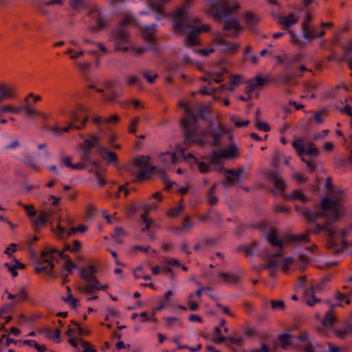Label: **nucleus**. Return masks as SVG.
<instances>
[{
	"instance_id": "f257e3e1",
	"label": "nucleus",
	"mask_w": 352,
	"mask_h": 352,
	"mask_svg": "<svg viewBox=\"0 0 352 352\" xmlns=\"http://www.w3.org/2000/svg\"><path fill=\"white\" fill-rule=\"evenodd\" d=\"M239 154L238 149L234 144H231L226 148H219L214 151L209 156L208 160L213 168L219 172L224 170L222 161L236 157Z\"/></svg>"
},
{
	"instance_id": "f03ea898",
	"label": "nucleus",
	"mask_w": 352,
	"mask_h": 352,
	"mask_svg": "<svg viewBox=\"0 0 352 352\" xmlns=\"http://www.w3.org/2000/svg\"><path fill=\"white\" fill-rule=\"evenodd\" d=\"M344 192L340 190L336 192L334 199H325L322 201V208L327 215L333 219H337L341 213L342 206V199L340 196L343 195Z\"/></svg>"
},
{
	"instance_id": "7ed1b4c3",
	"label": "nucleus",
	"mask_w": 352,
	"mask_h": 352,
	"mask_svg": "<svg viewBox=\"0 0 352 352\" xmlns=\"http://www.w3.org/2000/svg\"><path fill=\"white\" fill-rule=\"evenodd\" d=\"M150 159L151 157L149 155H140L133 159V166L140 170V172L137 173L134 170H131V172L136 175L137 179L141 180L144 179L148 170H152L155 168V166L149 165Z\"/></svg>"
},
{
	"instance_id": "20e7f679",
	"label": "nucleus",
	"mask_w": 352,
	"mask_h": 352,
	"mask_svg": "<svg viewBox=\"0 0 352 352\" xmlns=\"http://www.w3.org/2000/svg\"><path fill=\"white\" fill-rule=\"evenodd\" d=\"M292 146L301 157L305 155H318V151L314 143H305L302 138H297L292 142Z\"/></svg>"
},
{
	"instance_id": "39448f33",
	"label": "nucleus",
	"mask_w": 352,
	"mask_h": 352,
	"mask_svg": "<svg viewBox=\"0 0 352 352\" xmlns=\"http://www.w3.org/2000/svg\"><path fill=\"white\" fill-rule=\"evenodd\" d=\"M112 41L118 51L127 52L133 48V41L125 32L116 33Z\"/></svg>"
},
{
	"instance_id": "423d86ee",
	"label": "nucleus",
	"mask_w": 352,
	"mask_h": 352,
	"mask_svg": "<svg viewBox=\"0 0 352 352\" xmlns=\"http://www.w3.org/2000/svg\"><path fill=\"white\" fill-rule=\"evenodd\" d=\"M60 253L54 248L47 246L41 252V263H46L50 269H53L55 266V261H57V256Z\"/></svg>"
},
{
	"instance_id": "0eeeda50",
	"label": "nucleus",
	"mask_w": 352,
	"mask_h": 352,
	"mask_svg": "<svg viewBox=\"0 0 352 352\" xmlns=\"http://www.w3.org/2000/svg\"><path fill=\"white\" fill-rule=\"evenodd\" d=\"M185 11V8H179L174 13L173 28L177 32H182L188 26L190 19L184 16Z\"/></svg>"
},
{
	"instance_id": "6e6552de",
	"label": "nucleus",
	"mask_w": 352,
	"mask_h": 352,
	"mask_svg": "<svg viewBox=\"0 0 352 352\" xmlns=\"http://www.w3.org/2000/svg\"><path fill=\"white\" fill-rule=\"evenodd\" d=\"M307 337V332H302L298 337H294L289 333H283L279 337L280 344L282 348L287 349L289 346H298L300 341H303Z\"/></svg>"
},
{
	"instance_id": "1a4fd4ad",
	"label": "nucleus",
	"mask_w": 352,
	"mask_h": 352,
	"mask_svg": "<svg viewBox=\"0 0 352 352\" xmlns=\"http://www.w3.org/2000/svg\"><path fill=\"white\" fill-rule=\"evenodd\" d=\"M209 26L207 24H201L194 28L190 33L186 37L184 45L186 46L193 45L197 43L198 38L197 34L207 32Z\"/></svg>"
},
{
	"instance_id": "9d476101",
	"label": "nucleus",
	"mask_w": 352,
	"mask_h": 352,
	"mask_svg": "<svg viewBox=\"0 0 352 352\" xmlns=\"http://www.w3.org/2000/svg\"><path fill=\"white\" fill-rule=\"evenodd\" d=\"M267 82V78L261 76H256L254 78L249 80L247 82V88L245 93L248 95V99L252 98V93L258 87L262 86Z\"/></svg>"
},
{
	"instance_id": "9b49d317",
	"label": "nucleus",
	"mask_w": 352,
	"mask_h": 352,
	"mask_svg": "<svg viewBox=\"0 0 352 352\" xmlns=\"http://www.w3.org/2000/svg\"><path fill=\"white\" fill-rule=\"evenodd\" d=\"M292 264V259L291 257L280 259L276 255H273L269 261L268 265L272 268L280 267L283 272H286Z\"/></svg>"
},
{
	"instance_id": "f8f14e48",
	"label": "nucleus",
	"mask_w": 352,
	"mask_h": 352,
	"mask_svg": "<svg viewBox=\"0 0 352 352\" xmlns=\"http://www.w3.org/2000/svg\"><path fill=\"white\" fill-rule=\"evenodd\" d=\"M78 272L80 276L87 281V284L89 283H95V280H97L95 273L96 269L92 265H87L84 267L78 268Z\"/></svg>"
},
{
	"instance_id": "ddd939ff",
	"label": "nucleus",
	"mask_w": 352,
	"mask_h": 352,
	"mask_svg": "<svg viewBox=\"0 0 352 352\" xmlns=\"http://www.w3.org/2000/svg\"><path fill=\"white\" fill-rule=\"evenodd\" d=\"M226 0H208L210 9V14L216 18L226 17V12L223 10V11H219V8L224 6V3Z\"/></svg>"
},
{
	"instance_id": "4468645a",
	"label": "nucleus",
	"mask_w": 352,
	"mask_h": 352,
	"mask_svg": "<svg viewBox=\"0 0 352 352\" xmlns=\"http://www.w3.org/2000/svg\"><path fill=\"white\" fill-rule=\"evenodd\" d=\"M158 158L161 164L166 168H168L171 165L177 164L178 162V157L174 153H162L158 155Z\"/></svg>"
},
{
	"instance_id": "2eb2a0df",
	"label": "nucleus",
	"mask_w": 352,
	"mask_h": 352,
	"mask_svg": "<svg viewBox=\"0 0 352 352\" xmlns=\"http://www.w3.org/2000/svg\"><path fill=\"white\" fill-rule=\"evenodd\" d=\"M224 29L232 35H236L243 30V26L239 23V21L235 19H228L226 21Z\"/></svg>"
},
{
	"instance_id": "dca6fc26",
	"label": "nucleus",
	"mask_w": 352,
	"mask_h": 352,
	"mask_svg": "<svg viewBox=\"0 0 352 352\" xmlns=\"http://www.w3.org/2000/svg\"><path fill=\"white\" fill-rule=\"evenodd\" d=\"M299 17L294 13H288L284 16H278V23L289 28L294 25L298 21Z\"/></svg>"
},
{
	"instance_id": "f3484780",
	"label": "nucleus",
	"mask_w": 352,
	"mask_h": 352,
	"mask_svg": "<svg viewBox=\"0 0 352 352\" xmlns=\"http://www.w3.org/2000/svg\"><path fill=\"white\" fill-rule=\"evenodd\" d=\"M59 168L67 167L72 170H81L82 166L79 163H72V158L70 156H62L58 160Z\"/></svg>"
},
{
	"instance_id": "a211bd4d",
	"label": "nucleus",
	"mask_w": 352,
	"mask_h": 352,
	"mask_svg": "<svg viewBox=\"0 0 352 352\" xmlns=\"http://www.w3.org/2000/svg\"><path fill=\"white\" fill-rule=\"evenodd\" d=\"M100 142V134H91L89 139L85 140L82 144V148L86 153L89 152L93 147L98 146Z\"/></svg>"
},
{
	"instance_id": "6ab92c4d",
	"label": "nucleus",
	"mask_w": 352,
	"mask_h": 352,
	"mask_svg": "<svg viewBox=\"0 0 352 352\" xmlns=\"http://www.w3.org/2000/svg\"><path fill=\"white\" fill-rule=\"evenodd\" d=\"M51 216V212L45 210L41 211L37 219L32 221V226L34 228H40L43 227Z\"/></svg>"
},
{
	"instance_id": "aec40b11",
	"label": "nucleus",
	"mask_w": 352,
	"mask_h": 352,
	"mask_svg": "<svg viewBox=\"0 0 352 352\" xmlns=\"http://www.w3.org/2000/svg\"><path fill=\"white\" fill-rule=\"evenodd\" d=\"M8 294V298L10 300H13L12 305L20 302L27 298V294L25 288L22 287L16 294H12L6 292Z\"/></svg>"
},
{
	"instance_id": "412c9836",
	"label": "nucleus",
	"mask_w": 352,
	"mask_h": 352,
	"mask_svg": "<svg viewBox=\"0 0 352 352\" xmlns=\"http://www.w3.org/2000/svg\"><path fill=\"white\" fill-rule=\"evenodd\" d=\"M14 89L6 85H0V101L12 98L14 96Z\"/></svg>"
},
{
	"instance_id": "4be33fe9",
	"label": "nucleus",
	"mask_w": 352,
	"mask_h": 352,
	"mask_svg": "<svg viewBox=\"0 0 352 352\" xmlns=\"http://www.w3.org/2000/svg\"><path fill=\"white\" fill-rule=\"evenodd\" d=\"M266 177L268 179L272 181L276 188L282 190L285 187V183L282 179L278 175L276 172H268L266 173Z\"/></svg>"
},
{
	"instance_id": "5701e85b",
	"label": "nucleus",
	"mask_w": 352,
	"mask_h": 352,
	"mask_svg": "<svg viewBox=\"0 0 352 352\" xmlns=\"http://www.w3.org/2000/svg\"><path fill=\"white\" fill-rule=\"evenodd\" d=\"M224 171L226 173L232 175L233 176V179L239 182L245 179L249 173L248 168H241L237 171H234L233 170H225Z\"/></svg>"
},
{
	"instance_id": "b1692460",
	"label": "nucleus",
	"mask_w": 352,
	"mask_h": 352,
	"mask_svg": "<svg viewBox=\"0 0 352 352\" xmlns=\"http://www.w3.org/2000/svg\"><path fill=\"white\" fill-rule=\"evenodd\" d=\"M165 327L168 329H175L182 326V322L179 318L167 317L164 318Z\"/></svg>"
},
{
	"instance_id": "393cba45",
	"label": "nucleus",
	"mask_w": 352,
	"mask_h": 352,
	"mask_svg": "<svg viewBox=\"0 0 352 352\" xmlns=\"http://www.w3.org/2000/svg\"><path fill=\"white\" fill-rule=\"evenodd\" d=\"M108 287L107 285H101L98 280H95V283H87L84 290L87 293H91L94 290H104Z\"/></svg>"
},
{
	"instance_id": "a878e982",
	"label": "nucleus",
	"mask_w": 352,
	"mask_h": 352,
	"mask_svg": "<svg viewBox=\"0 0 352 352\" xmlns=\"http://www.w3.org/2000/svg\"><path fill=\"white\" fill-rule=\"evenodd\" d=\"M226 69L225 68H221L219 71L213 72L212 74H210V76L206 78H204V80H208L209 83H211L212 82H220L222 80V76L226 73Z\"/></svg>"
},
{
	"instance_id": "bb28decb",
	"label": "nucleus",
	"mask_w": 352,
	"mask_h": 352,
	"mask_svg": "<svg viewBox=\"0 0 352 352\" xmlns=\"http://www.w3.org/2000/svg\"><path fill=\"white\" fill-rule=\"evenodd\" d=\"M351 332H352V326L348 325L335 329L333 331V334L336 337L340 339H343Z\"/></svg>"
},
{
	"instance_id": "cd10ccee",
	"label": "nucleus",
	"mask_w": 352,
	"mask_h": 352,
	"mask_svg": "<svg viewBox=\"0 0 352 352\" xmlns=\"http://www.w3.org/2000/svg\"><path fill=\"white\" fill-rule=\"evenodd\" d=\"M67 289L69 292V293L66 296L63 297V300L66 304L69 305L72 308H78L80 305L78 300L72 296V294L70 293V288L69 287H67Z\"/></svg>"
},
{
	"instance_id": "c85d7f7f",
	"label": "nucleus",
	"mask_w": 352,
	"mask_h": 352,
	"mask_svg": "<svg viewBox=\"0 0 352 352\" xmlns=\"http://www.w3.org/2000/svg\"><path fill=\"white\" fill-rule=\"evenodd\" d=\"M155 25L151 26H146L143 30V37L147 41H152L154 39L155 34Z\"/></svg>"
},
{
	"instance_id": "c756f323",
	"label": "nucleus",
	"mask_w": 352,
	"mask_h": 352,
	"mask_svg": "<svg viewBox=\"0 0 352 352\" xmlns=\"http://www.w3.org/2000/svg\"><path fill=\"white\" fill-rule=\"evenodd\" d=\"M300 342H302L307 352H315L316 347L318 346V344L314 340L309 338L308 333L307 338L303 341Z\"/></svg>"
},
{
	"instance_id": "7c9ffc66",
	"label": "nucleus",
	"mask_w": 352,
	"mask_h": 352,
	"mask_svg": "<svg viewBox=\"0 0 352 352\" xmlns=\"http://www.w3.org/2000/svg\"><path fill=\"white\" fill-rule=\"evenodd\" d=\"M305 297L306 298L307 303L310 306H313L317 302H319V299L316 298L314 296V288L312 286L305 292Z\"/></svg>"
},
{
	"instance_id": "2f4dec72",
	"label": "nucleus",
	"mask_w": 352,
	"mask_h": 352,
	"mask_svg": "<svg viewBox=\"0 0 352 352\" xmlns=\"http://www.w3.org/2000/svg\"><path fill=\"white\" fill-rule=\"evenodd\" d=\"M219 278L224 282L228 283H234L238 279L239 276L232 273L221 272L219 274Z\"/></svg>"
},
{
	"instance_id": "473e14b6",
	"label": "nucleus",
	"mask_w": 352,
	"mask_h": 352,
	"mask_svg": "<svg viewBox=\"0 0 352 352\" xmlns=\"http://www.w3.org/2000/svg\"><path fill=\"white\" fill-rule=\"evenodd\" d=\"M267 240L273 245H278L279 247L283 246V242L280 241L273 230H270L266 235Z\"/></svg>"
},
{
	"instance_id": "72a5a7b5",
	"label": "nucleus",
	"mask_w": 352,
	"mask_h": 352,
	"mask_svg": "<svg viewBox=\"0 0 352 352\" xmlns=\"http://www.w3.org/2000/svg\"><path fill=\"white\" fill-rule=\"evenodd\" d=\"M101 152L102 153L104 159L107 161L108 164H113L116 162L117 155L115 153L108 151L104 148L101 149Z\"/></svg>"
},
{
	"instance_id": "f704fd0d",
	"label": "nucleus",
	"mask_w": 352,
	"mask_h": 352,
	"mask_svg": "<svg viewBox=\"0 0 352 352\" xmlns=\"http://www.w3.org/2000/svg\"><path fill=\"white\" fill-rule=\"evenodd\" d=\"M335 320V315L333 312L331 310H330L326 314L325 317L322 320V324L324 327L329 328L332 327Z\"/></svg>"
},
{
	"instance_id": "c9c22d12",
	"label": "nucleus",
	"mask_w": 352,
	"mask_h": 352,
	"mask_svg": "<svg viewBox=\"0 0 352 352\" xmlns=\"http://www.w3.org/2000/svg\"><path fill=\"white\" fill-rule=\"evenodd\" d=\"M168 1L169 0H151L149 3V6L153 11L159 12Z\"/></svg>"
},
{
	"instance_id": "e433bc0d",
	"label": "nucleus",
	"mask_w": 352,
	"mask_h": 352,
	"mask_svg": "<svg viewBox=\"0 0 352 352\" xmlns=\"http://www.w3.org/2000/svg\"><path fill=\"white\" fill-rule=\"evenodd\" d=\"M239 47V45L236 43H223L221 45V50L225 52H232Z\"/></svg>"
},
{
	"instance_id": "4c0bfd02",
	"label": "nucleus",
	"mask_w": 352,
	"mask_h": 352,
	"mask_svg": "<svg viewBox=\"0 0 352 352\" xmlns=\"http://www.w3.org/2000/svg\"><path fill=\"white\" fill-rule=\"evenodd\" d=\"M334 298L339 301V302L338 304L331 305L332 307H335L336 306L344 307L342 302H344L345 304H349L351 302L350 299L342 294H338L335 295Z\"/></svg>"
},
{
	"instance_id": "58836bf2",
	"label": "nucleus",
	"mask_w": 352,
	"mask_h": 352,
	"mask_svg": "<svg viewBox=\"0 0 352 352\" xmlns=\"http://www.w3.org/2000/svg\"><path fill=\"white\" fill-rule=\"evenodd\" d=\"M124 236V231L122 228H116L111 234L112 238L116 242L120 243L122 242L123 237Z\"/></svg>"
},
{
	"instance_id": "ea45409f",
	"label": "nucleus",
	"mask_w": 352,
	"mask_h": 352,
	"mask_svg": "<svg viewBox=\"0 0 352 352\" xmlns=\"http://www.w3.org/2000/svg\"><path fill=\"white\" fill-rule=\"evenodd\" d=\"M23 343L24 344H27L32 347L35 348L39 352H44L47 349L45 345H44V344L41 345V344H38L35 340H25L23 342Z\"/></svg>"
},
{
	"instance_id": "a19ab883",
	"label": "nucleus",
	"mask_w": 352,
	"mask_h": 352,
	"mask_svg": "<svg viewBox=\"0 0 352 352\" xmlns=\"http://www.w3.org/2000/svg\"><path fill=\"white\" fill-rule=\"evenodd\" d=\"M118 135L113 132H109L106 135V139L108 144L113 148H120V146L119 144H113V142L117 140Z\"/></svg>"
},
{
	"instance_id": "79ce46f5",
	"label": "nucleus",
	"mask_w": 352,
	"mask_h": 352,
	"mask_svg": "<svg viewBox=\"0 0 352 352\" xmlns=\"http://www.w3.org/2000/svg\"><path fill=\"white\" fill-rule=\"evenodd\" d=\"M173 341L175 343L178 344L177 349H188L190 351L194 352V351H199V350H200L201 349V344H197L195 347H188V346H186V345L179 344V338H174L173 339Z\"/></svg>"
},
{
	"instance_id": "37998d69",
	"label": "nucleus",
	"mask_w": 352,
	"mask_h": 352,
	"mask_svg": "<svg viewBox=\"0 0 352 352\" xmlns=\"http://www.w3.org/2000/svg\"><path fill=\"white\" fill-rule=\"evenodd\" d=\"M105 22L102 19H98L96 21V23L95 25L90 27L89 29V31L91 33H97L99 31H100L104 26H105Z\"/></svg>"
},
{
	"instance_id": "c03bdc74",
	"label": "nucleus",
	"mask_w": 352,
	"mask_h": 352,
	"mask_svg": "<svg viewBox=\"0 0 352 352\" xmlns=\"http://www.w3.org/2000/svg\"><path fill=\"white\" fill-rule=\"evenodd\" d=\"M245 20L248 23L250 28H253L254 25L258 21V19H256L252 14L246 13L244 16Z\"/></svg>"
},
{
	"instance_id": "a18cd8bd",
	"label": "nucleus",
	"mask_w": 352,
	"mask_h": 352,
	"mask_svg": "<svg viewBox=\"0 0 352 352\" xmlns=\"http://www.w3.org/2000/svg\"><path fill=\"white\" fill-rule=\"evenodd\" d=\"M240 76H234L232 77L228 87L229 91H233L240 85Z\"/></svg>"
},
{
	"instance_id": "49530a36",
	"label": "nucleus",
	"mask_w": 352,
	"mask_h": 352,
	"mask_svg": "<svg viewBox=\"0 0 352 352\" xmlns=\"http://www.w3.org/2000/svg\"><path fill=\"white\" fill-rule=\"evenodd\" d=\"M46 335L56 343H59L60 342V331L58 329L54 331H47Z\"/></svg>"
},
{
	"instance_id": "de8ad7c7",
	"label": "nucleus",
	"mask_w": 352,
	"mask_h": 352,
	"mask_svg": "<svg viewBox=\"0 0 352 352\" xmlns=\"http://www.w3.org/2000/svg\"><path fill=\"white\" fill-rule=\"evenodd\" d=\"M289 241H298V242H307L308 241V234L304 233L297 235H292L289 236Z\"/></svg>"
},
{
	"instance_id": "09e8293b",
	"label": "nucleus",
	"mask_w": 352,
	"mask_h": 352,
	"mask_svg": "<svg viewBox=\"0 0 352 352\" xmlns=\"http://www.w3.org/2000/svg\"><path fill=\"white\" fill-rule=\"evenodd\" d=\"M302 36L308 41L314 40L317 38V34H315L312 27H310L309 29L302 32Z\"/></svg>"
},
{
	"instance_id": "8fccbe9b",
	"label": "nucleus",
	"mask_w": 352,
	"mask_h": 352,
	"mask_svg": "<svg viewBox=\"0 0 352 352\" xmlns=\"http://www.w3.org/2000/svg\"><path fill=\"white\" fill-rule=\"evenodd\" d=\"M255 126L258 130L263 131H268L270 129V126L267 122L259 120H256Z\"/></svg>"
},
{
	"instance_id": "3c124183",
	"label": "nucleus",
	"mask_w": 352,
	"mask_h": 352,
	"mask_svg": "<svg viewBox=\"0 0 352 352\" xmlns=\"http://www.w3.org/2000/svg\"><path fill=\"white\" fill-rule=\"evenodd\" d=\"M23 109L27 110V114L28 116H41V113L36 111L32 106L26 104L23 106Z\"/></svg>"
},
{
	"instance_id": "603ef678",
	"label": "nucleus",
	"mask_w": 352,
	"mask_h": 352,
	"mask_svg": "<svg viewBox=\"0 0 352 352\" xmlns=\"http://www.w3.org/2000/svg\"><path fill=\"white\" fill-rule=\"evenodd\" d=\"M240 6L237 3H233L230 6L226 7L225 6H223L221 7V10H219V11H223V10L226 12V15L229 14L230 12L239 9Z\"/></svg>"
},
{
	"instance_id": "864d4df0",
	"label": "nucleus",
	"mask_w": 352,
	"mask_h": 352,
	"mask_svg": "<svg viewBox=\"0 0 352 352\" xmlns=\"http://www.w3.org/2000/svg\"><path fill=\"white\" fill-rule=\"evenodd\" d=\"M345 57L348 60L352 59V41H347L345 47Z\"/></svg>"
},
{
	"instance_id": "5fc2aeb1",
	"label": "nucleus",
	"mask_w": 352,
	"mask_h": 352,
	"mask_svg": "<svg viewBox=\"0 0 352 352\" xmlns=\"http://www.w3.org/2000/svg\"><path fill=\"white\" fill-rule=\"evenodd\" d=\"M54 233L60 239L67 237V232L60 225H58L56 230H53Z\"/></svg>"
},
{
	"instance_id": "6e6d98bb",
	"label": "nucleus",
	"mask_w": 352,
	"mask_h": 352,
	"mask_svg": "<svg viewBox=\"0 0 352 352\" xmlns=\"http://www.w3.org/2000/svg\"><path fill=\"white\" fill-rule=\"evenodd\" d=\"M138 121H139V120L138 118H133L130 120L129 124L128 126V130L129 132L133 133H135L136 126L138 123Z\"/></svg>"
},
{
	"instance_id": "4d7b16f0",
	"label": "nucleus",
	"mask_w": 352,
	"mask_h": 352,
	"mask_svg": "<svg viewBox=\"0 0 352 352\" xmlns=\"http://www.w3.org/2000/svg\"><path fill=\"white\" fill-rule=\"evenodd\" d=\"M184 209L182 204L177 205L175 208H173L169 210V216L173 217L178 215Z\"/></svg>"
},
{
	"instance_id": "13d9d810",
	"label": "nucleus",
	"mask_w": 352,
	"mask_h": 352,
	"mask_svg": "<svg viewBox=\"0 0 352 352\" xmlns=\"http://www.w3.org/2000/svg\"><path fill=\"white\" fill-rule=\"evenodd\" d=\"M80 248V241L75 240L73 243L72 246H67L65 248V250H70L72 252L76 253L79 251Z\"/></svg>"
},
{
	"instance_id": "bf43d9fd",
	"label": "nucleus",
	"mask_w": 352,
	"mask_h": 352,
	"mask_svg": "<svg viewBox=\"0 0 352 352\" xmlns=\"http://www.w3.org/2000/svg\"><path fill=\"white\" fill-rule=\"evenodd\" d=\"M198 164V168L201 173H209L211 169L210 168V166L205 162H197Z\"/></svg>"
},
{
	"instance_id": "052dcab7",
	"label": "nucleus",
	"mask_w": 352,
	"mask_h": 352,
	"mask_svg": "<svg viewBox=\"0 0 352 352\" xmlns=\"http://www.w3.org/2000/svg\"><path fill=\"white\" fill-rule=\"evenodd\" d=\"M179 106L181 108H183L187 114L190 115L192 113V108L188 103L184 101H181L179 103Z\"/></svg>"
},
{
	"instance_id": "680f3d73",
	"label": "nucleus",
	"mask_w": 352,
	"mask_h": 352,
	"mask_svg": "<svg viewBox=\"0 0 352 352\" xmlns=\"http://www.w3.org/2000/svg\"><path fill=\"white\" fill-rule=\"evenodd\" d=\"M21 206L25 210L26 213H27V214L28 216L33 217V216H34L36 214V211L34 209V206L33 205L21 204Z\"/></svg>"
},
{
	"instance_id": "e2e57ef3",
	"label": "nucleus",
	"mask_w": 352,
	"mask_h": 352,
	"mask_svg": "<svg viewBox=\"0 0 352 352\" xmlns=\"http://www.w3.org/2000/svg\"><path fill=\"white\" fill-rule=\"evenodd\" d=\"M193 52L199 55H201L203 56H208L211 53L214 52V50L213 48H209V49H205V50H194Z\"/></svg>"
},
{
	"instance_id": "0e129e2a",
	"label": "nucleus",
	"mask_w": 352,
	"mask_h": 352,
	"mask_svg": "<svg viewBox=\"0 0 352 352\" xmlns=\"http://www.w3.org/2000/svg\"><path fill=\"white\" fill-rule=\"evenodd\" d=\"M17 245L15 243H11L5 250V254L8 256L12 257V253L16 251Z\"/></svg>"
},
{
	"instance_id": "69168bd1",
	"label": "nucleus",
	"mask_w": 352,
	"mask_h": 352,
	"mask_svg": "<svg viewBox=\"0 0 352 352\" xmlns=\"http://www.w3.org/2000/svg\"><path fill=\"white\" fill-rule=\"evenodd\" d=\"M292 199L304 201L305 197L302 192L298 190H294L292 193Z\"/></svg>"
},
{
	"instance_id": "338daca9",
	"label": "nucleus",
	"mask_w": 352,
	"mask_h": 352,
	"mask_svg": "<svg viewBox=\"0 0 352 352\" xmlns=\"http://www.w3.org/2000/svg\"><path fill=\"white\" fill-rule=\"evenodd\" d=\"M144 76L148 80V82L152 83L155 81V78L157 77V75L155 73H150L148 72H146L144 73Z\"/></svg>"
},
{
	"instance_id": "774afa93",
	"label": "nucleus",
	"mask_w": 352,
	"mask_h": 352,
	"mask_svg": "<svg viewBox=\"0 0 352 352\" xmlns=\"http://www.w3.org/2000/svg\"><path fill=\"white\" fill-rule=\"evenodd\" d=\"M79 342L83 348V352H94V349L90 346L89 343L82 340H80Z\"/></svg>"
}]
</instances>
